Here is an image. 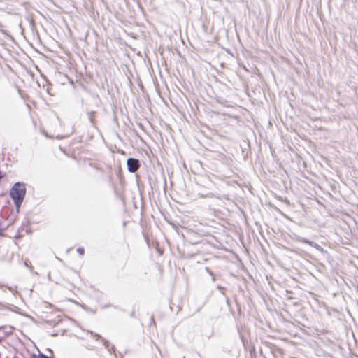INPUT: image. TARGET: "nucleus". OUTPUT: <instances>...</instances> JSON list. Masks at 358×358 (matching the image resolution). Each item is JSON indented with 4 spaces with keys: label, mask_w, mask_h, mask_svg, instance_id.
Returning a JSON list of instances; mask_svg holds the SVG:
<instances>
[{
    "label": "nucleus",
    "mask_w": 358,
    "mask_h": 358,
    "mask_svg": "<svg viewBox=\"0 0 358 358\" xmlns=\"http://www.w3.org/2000/svg\"><path fill=\"white\" fill-rule=\"evenodd\" d=\"M26 194L25 185L23 183L16 182L10 190V195L17 208H20Z\"/></svg>",
    "instance_id": "f257e3e1"
},
{
    "label": "nucleus",
    "mask_w": 358,
    "mask_h": 358,
    "mask_svg": "<svg viewBox=\"0 0 358 358\" xmlns=\"http://www.w3.org/2000/svg\"><path fill=\"white\" fill-rule=\"evenodd\" d=\"M62 321L60 315H46L43 324L46 327H54Z\"/></svg>",
    "instance_id": "f03ea898"
},
{
    "label": "nucleus",
    "mask_w": 358,
    "mask_h": 358,
    "mask_svg": "<svg viewBox=\"0 0 358 358\" xmlns=\"http://www.w3.org/2000/svg\"><path fill=\"white\" fill-rule=\"evenodd\" d=\"M127 164L129 171L131 173L136 172L140 167L139 161L134 158H129Z\"/></svg>",
    "instance_id": "7ed1b4c3"
},
{
    "label": "nucleus",
    "mask_w": 358,
    "mask_h": 358,
    "mask_svg": "<svg viewBox=\"0 0 358 358\" xmlns=\"http://www.w3.org/2000/svg\"><path fill=\"white\" fill-rule=\"evenodd\" d=\"M30 358H49V357L42 353H39L38 355L32 354L31 355Z\"/></svg>",
    "instance_id": "20e7f679"
},
{
    "label": "nucleus",
    "mask_w": 358,
    "mask_h": 358,
    "mask_svg": "<svg viewBox=\"0 0 358 358\" xmlns=\"http://www.w3.org/2000/svg\"><path fill=\"white\" fill-rule=\"evenodd\" d=\"M76 250H77V252L81 255H83L85 253V250L83 248H77Z\"/></svg>",
    "instance_id": "39448f33"
},
{
    "label": "nucleus",
    "mask_w": 358,
    "mask_h": 358,
    "mask_svg": "<svg viewBox=\"0 0 358 358\" xmlns=\"http://www.w3.org/2000/svg\"><path fill=\"white\" fill-rule=\"evenodd\" d=\"M2 231H3V229L1 227H0V235L1 234Z\"/></svg>",
    "instance_id": "423d86ee"
},
{
    "label": "nucleus",
    "mask_w": 358,
    "mask_h": 358,
    "mask_svg": "<svg viewBox=\"0 0 358 358\" xmlns=\"http://www.w3.org/2000/svg\"><path fill=\"white\" fill-rule=\"evenodd\" d=\"M3 285L0 283V289L3 288Z\"/></svg>",
    "instance_id": "0eeeda50"
}]
</instances>
